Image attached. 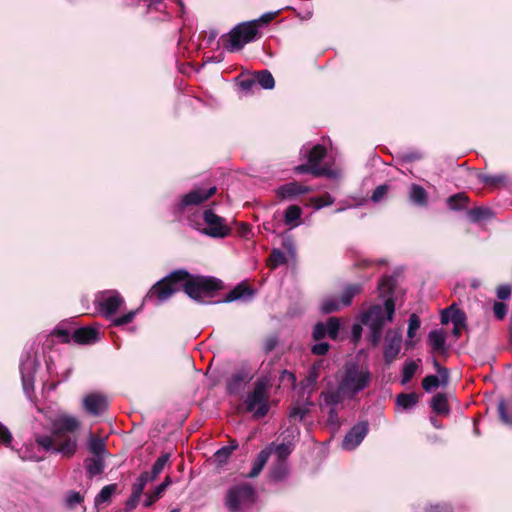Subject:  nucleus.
I'll list each match as a JSON object with an SVG mask.
<instances>
[{
  "label": "nucleus",
  "mask_w": 512,
  "mask_h": 512,
  "mask_svg": "<svg viewBox=\"0 0 512 512\" xmlns=\"http://www.w3.org/2000/svg\"><path fill=\"white\" fill-rule=\"evenodd\" d=\"M395 312V302L392 298H387L384 307L381 305H372L361 316L363 325L369 327L370 333L367 336L369 343L377 347L382 339L383 328L387 322L393 320Z\"/></svg>",
  "instance_id": "obj_1"
},
{
  "label": "nucleus",
  "mask_w": 512,
  "mask_h": 512,
  "mask_svg": "<svg viewBox=\"0 0 512 512\" xmlns=\"http://www.w3.org/2000/svg\"><path fill=\"white\" fill-rule=\"evenodd\" d=\"M182 273L186 274L182 282V290L189 298L199 303L203 302L204 297L212 298L223 289V282L218 278L193 275L185 269H182Z\"/></svg>",
  "instance_id": "obj_2"
},
{
  "label": "nucleus",
  "mask_w": 512,
  "mask_h": 512,
  "mask_svg": "<svg viewBox=\"0 0 512 512\" xmlns=\"http://www.w3.org/2000/svg\"><path fill=\"white\" fill-rule=\"evenodd\" d=\"M81 421L72 415L62 413L51 421V433L57 448H77Z\"/></svg>",
  "instance_id": "obj_3"
},
{
  "label": "nucleus",
  "mask_w": 512,
  "mask_h": 512,
  "mask_svg": "<svg viewBox=\"0 0 512 512\" xmlns=\"http://www.w3.org/2000/svg\"><path fill=\"white\" fill-rule=\"evenodd\" d=\"M372 381V374L368 367L357 362H346L343 372L338 380L342 389L346 391L349 400L356 398L359 392L368 388Z\"/></svg>",
  "instance_id": "obj_4"
},
{
  "label": "nucleus",
  "mask_w": 512,
  "mask_h": 512,
  "mask_svg": "<svg viewBox=\"0 0 512 512\" xmlns=\"http://www.w3.org/2000/svg\"><path fill=\"white\" fill-rule=\"evenodd\" d=\"M186 274L182 269H177L157 281L147 292L144 301L160 305L169 300L175 293L182 289V282Z\"/></svg>",
  "instance_id": "obj_5"
},
{
  "label": "nucleus",
  "mask_w": 512,
  "mask_h": 512,
  "mask_svg": "<svg viewBox=\"0 0 512 512\" xmlns=\"http://www.w3.org/2000/svg\"><path fill=\"white\" fill-rule=\"evenodd\" d=\"M258 35L256 22L249 21L238 24L227 35H223L221 39L223 47L230 52H234L254 41Z\"/></svg>",
  "instance_id": "obj_6"
},
{
  "label": "nucleus",
  "mask_w": 512,
  "mask_h": 512,
  "mask_svg": "<svg viewBox=\"0 0 512 512\" xmlns=\"http://www.w3.org/2000/svg\"><path fill=\"white\" fill-rule=\"evenodd\" d=\"M256 490L248 483L240 484L228 489L225 505L230 512H241L255 503Z\"/></svg>",
  "instance_id": "obj_7"
},
{
  "label": "nucleus",
  "mask_w": 512,
  "mask_h": 512,
  "mask_svg": "<svg viewBox=\"0 0 512 512\" xmlns=\"http://www.w3.org/2000/svg\"><path fill=\"white\" fill-rule=\"evenodd\" d=\"M266 389L267 385L264 381H256L253 391L248 394L245 400L246 410L254 412V416L257 418L264 417L269 410Z\"/></svg>",
  "instance_id": "obj_8"
},
{
  "label": "nucleus",
  "mask_w": 512,
  "mask_h": 512,
  "mask_svg": "<svg viewBox=\"0 0 512 512\" xmlns=\"http://www.w3.org/2000/svg\"><path fill=\"white\" fill-rule=\"evenodd\" d=\"M203 220L206 227L202 229V233L213 238H225L231 233V229L225 223V219L218 216L212 209H205L203 212Z\"/></svg>",
  "instance_id": "obj_9"
},
{
  "label": "nucleus",
  "mask_w": 512,
  "mask_h": 512,
  "mask_svg": "<svg viewBox=\"0 0 512 512\" xmlns=\"http://www.w3.org/2000/svg\"><path fill=\"white\" fill-rule=\"evenodd\" d=\"M97 302L101 314L110 319L124 303V299L117 291H106L101 293Z\"/></svg>",
  "instance_id": "obj_10"
},
{
  "label": "nucleus",
  "mask_w": 512,
  "mask_h": 512,
  "mask_svg": "<svg viewBox=\"0 0 512 512\" xmlns=\"http://www.w3.org/2000/svg\"><path fill=\"white\" fill-rule=\"evenodd\" d=\"M82 407L87 414L97 417L108 410L109 402L101 393H90L83 398Z\"/></svg>",
  "instance_id": "obj_11"
},
{
  "label": "nucleus",
  "mask_w": 512,
  "mask_h": 512,
  "mask_svg": "<svg viewBox=\"0 0 512 512\" xmlns=\"http://www.w3.org/2000/svg\"><path fill=\"white\" fill-rule=\"evenodd\" d=\"M216 191L217 189L215 186L210 187L209 189L196 188L191 190L189 193L182 197L180 203L177 205V211L182 212L188 206L202 204L211 198L216 193Z\"/></svg>",
  "instance_id": "obj_12"
},
{
  "label": "nucleus",
  "mask_w": 512,
  "mask_h": 512,
  "mask_svg": "<svg viewBox=\"0 0 512 512\" xmlns=\"http://www.w3.org/2000/svg\"><path fill=\"white\" fill-rule=\"evenodd\" d=\"M253 376L247 369H241L231 375L226 383V392L231 396L240 395Z\"/></svg>",
  "instance_id": "obj_13"
},
{
  "label": "nucleus",
  "mask_w": 512,
  "mask_h": 512,
  "mask_svg": "<svg viewBox=\"0 0 512 512\" xmlns=\"http://www.w3.org/2000/svg\"><path fill=\"white\" fill-rule=\"evenodd\" d=\"M402 344V334L399 331H388L384 345L383 358L386 365H390L397 358Z\"/></svg>",
  "instance_id": "obj_14"
},
{
  "label": "nucleus",
  "mask_w": 512,
  "mask_h": 512,
  "mask_svg": "<svg viewBox=\"0 0 512 512\" xmlns=\"http://www.w3.org/2000/svg\"><path fill=\"white\" fill-rule=\"evenodd\" d=\"M310 190V187L293 181L279 186L276 190V196L280 200H291L298 195L309 193Z\"/></svg>",
  "instance_id": "obj_15"
},
{
  "label": "nucleus",
  "mask_w": 512,
  "mask_h": 512,
  "mask_svg": "<svg viewBox=\"0 0 512 512\" xmlns=\"http://www.w3.org/2000/svg\"><path fill=\"white\" fill-rule=\"evenodd\" d=\"M368 433L367 423H358L354 425L346 434L343 445L344 448L356 447L361 444Z\"/></svg>",
  "instance_id": "obj_16"
},
{
  "label": "nucleus",
  "mask_w": 512,
  "mask_h": 512,
  "mask_svg": "<svg viewBox=\"0 0 512 512\" xmlns=\"http://www.w3.org/2000/svg\"><path fill=\"white\" fill-rule=\"evenodd\" d=\"M255 294V290L247 282L242 281L237 284L222 300V302L230 303L237 300H250Z\"/></svg>",
  "instance_id": "obj_17"
},
{
  "label": "nucleus",
  "mask_w": 512,
  "mask_h": 512,
  "mask_svg": "<svg viewBox=\"0 0 512 512\" xmlns=\"http://www.w3.org/2000/svg\"><path fill=\"white\" fill-rule=\"evenodd\" d=\"M72 340L79 345H89L99 340V331L93 327H81L72 334Z\"/></svg>",
  "instance_id": "obj_18"
},
{
  "label": "nucleus",
  "mask_w": 512,
  "mask_h": 512,
  "mask_svg": "<svg viewBox=\"0 0 512 512\" xmlns=\"http://www.w3.org/2000/svg\"><path fill=\"white\" fill-rule=\"evenodd\" d=\"M320 397L323 399L325 405L330 407H335L343 403L345 399H348L346 391L342 389V386L339 382L335 389L322 391Z\"/></svg>",
  "instance_id": "obj_19"
},
{
  "label": "nucleus",
  "mask_w": 512,
  "mask_h": 512,
  "mask_svg": "<svg viewBox=\"0 0 512 512\" xmlns=\"http://www.w3.org/2000/svg\"><path fill=\"white\" fill-rule=\"evenodd\" d=\"M428 343L433 353H447L446 334L443 330H432L428 335Z\"/></svg>",
  "instance_id": "obj_20"
},
{
  "label": "nucleus",
  "mask_w": 512,
  "mask_h": 512,
  "mask_svg": "<svg viewBox=\"0 0 512 512\" xmlns=\"http://www.w3.org/2000/svg\"><path fill=\"white\" fill-rule=\"evenodd\" d=\"M105 450H93V454L90 458H87L86 469L90 476L99 475L104 470V455Z\"/></svg>",
  "instance_id": "obj_21"
},
{
  "label": "nucleus",
  "mask_w": 512,
  "mask_h": 512,
  "mask_svg": "<svg viewBox=\"0 0 512 512\" xmlns=\"http://www.w3.org/2000/svg\"><path fill=\"white\" fill-rule=\"evenodd\" d=\"M470 199L465 192H458L446 199V205L451 211H463L468 208Z\"/></svg>",
  "instance_id": "obj_22"
},
{
  "label": "nucleus",
  "mask_w": 512,
  "mask_h": 512,
  "mask_svg": "<svg viewBox=\"0 0 512 512\" xmlns=\"http://www.w3.org/2000/svg\"><path fill=\"white\" fill-rule=\"evenodd\" d=\"M364 290L362 283H349L344 286L340 296V302L344 306H349L355 296L361 294Z\"/></svg>",
  "instance_id": "obj_23"
},
{
  "label": "nucleus",
  "mask_w": 512,
  "mask_h": 512,
  "mask_svg": "<svg viewBox=\"0 0 512 512\" xmlns=\"http://www.w3.org/2000/svg\"><path fill=\"white\" fill-rule=\"evenodd\" d=\"M408 196L409 200L417 206L426 207L428 205V193L418 184L410 186Z\"/></svg>",
  "instance_id": "obj_24"
},
{
  "label": "nucleus",
  "mask_w": 512,
  "mask_h": 512,
  "mask_svg": "<svg viewBox=\"0 0 512 512\" xmlns=\"http://www.w3.org/2000/svg\"><path fill=\"white\" fill-rule=\"evenodd\" d=\"M117 489V484H109L104 486L94 499L96 508H100L102 505L109 504L112 500V497L116 494Z\"/></svg>",
  "instance_id": "obj_25"
},
{
  "label": "nucleus",
  "mask_w": 512,
  "mask_h": 512,
  "mask_svg": "<svg viewBox=\"0 0 512 512\" xmlns=\"http://www.w3.org/2000/svg\"><path fill=\"white\" fill-rule=\"evenodd\" d=\"M303 210L298 205H290L284 212V222L286 225H289L291 228L297 227L300 224V219L302 216Z\"/></svg>",
  "instance_id": "obj_26"
},
{
  "label": "nucleus",
  "mask_w": 512,
  "mask_h": 512,
  "mask_svg": "<svg viewBox=\"0 0 512 512\" xmlns=\"http://www.w3.org/2000/svg\"><path fill=\"white\" fill-rule=\"evenodd\" d=\"M432 410L439 415L449 414L448 399L445 393H437L431 400Z\"/></svg>",
  "instance_id": "obj_27"
},
{
  "label": "nucleus",
  "mask_w": 512,
  "mask_h": 512,
  "mask_svg": "<svg viewBox=\"0 0 512 512\" xmlns=\"http://www.w3.org/2000/svg\"><path fill=\"white\" fill-rule=\"evenodd\" d=\"M493 215L491 209L487 207H475L467 211V217L472 223H479L481 221L491 218Z\"/></svg>",
  "instance_id": "obj_28"
},
{
  "label": "nucleus",
  "mask_w": 512,
  "mask_h": 512,
  "mask_svg": "<svg viewBox=\"0 0 512 512\" xmlns=\"http://www.w3.org/2000/svg\"><path fill=\"white\" fill-rule=\"evenodd\" d=\"M419 402V395L415 392L400 393L396 397V404L404 410L412 409Z\"/></svg>",
  "instance_id": "obj_29"
},
{
  "label": "nucleus",
  "mask_w": 512,
  "mask_h": 512,
  "mask_svg": "<svg viewBox=\"0 0 512 512\" xmlns=\"http://www.w3.org/2000/svg\"><path fill=\"white\" fill-rule=\"evenodd\" d=\"M497 410L501 422L506 425H512V399L509 401L501 399Z\"/></svg>",
  "instance_id": "obj_30"
},
{
  "label": "nucleus",
  "mask_w": 512,
  "mask_h": 512,
  "mask_svg": "<svg viewBox=\"0 0 512 512\" xmlns=\"http://www.w3.org/2000/svg\"><path fill=\"white\" fill-rule=\"evenodd\" d=\"M270 457V453L268 450H261V452L258 454L257 458L255 459L253 463V467L251 471L245 475L247 478H254L260 474L263 467L265 466L266 462L268 461Z\"/></svg>",
  "instance_id": "obj_31"
},
{
  "label": "nucleus",
  "mask_w": 512,
  "mask_h": 512,
  "mask_svg": "<svg viewBox=\"0 0 512 512\" xmlns=\"http://www.w3.org/2000/svg\"><path fill=\"white\" fill-rule=\"evenodd\" d=\"M326 155V147L322 144H316L308 152L307 160L312 165L319 166L320 162L326 157Z\"/></svg>",
  "instance_id": "obj_32"
},
{
  "label": "nucleus",
  "mask_w": 512,
  "mask_h": 512,
  "mask_svg": "<svg viewBox=\"0 0 512 512\" xmlns=\"http://www.w3.org/2000/svg\"><path fill=\"white\" fill-rule=\"evenodd\" d=\"M257 85L261 86L263 89H273L275 86V80L273 75L268 70H261L254 73Z\"/></svg>",
  "instance_id": "obj_33"
},
{
  "label": "nucleus",
  "mask_w": 512,
  "mask_h": 512,
  "mask_svg": "<svg viewBox=\"0 0 512 512\" xmlns=\"http://www.w3.org/2000/svg\"><path fill=\"white\" fill-rule=\"evenodd\" d=\"M287 262L285 254L280 249H273L267 259V266L274 270Z\"/></svg>",
  "instance_id": "obj_34"
},
{
  "label": "nucleus",
  "mask_w": 512,
  "mask_h": 512,
  "mask_svg": "<svg viewBox=\"0 0 512 512\" xmlns=\"http://www.w3.org/2000/svg\"><path fill=\"white\" fill-rule=\"evenodd\" d=\"M295 434H299L298 432V429L297 427H289L286 431L283 432V441L274 446V443H271L267 448H279V449H282V448H290L291 446H295L296 443L294 441H288V437H292L293 439L295 438Z\"/></svg>",
  "instance_id": "obj_35"
},
{
  "label": "nucleus",
  "mask_w": 512,
  "mask_h": 512,
  "mask_svg": "<svg viewBox=\"0 0 512 512\" xmlns=\"http://www.w3.org/2000/svg\"><path fill=\"white\" fill-rule=\"evenodd\" d=\"M169 484H170V478L167 477L165 479V481L163 483H161L160 485H158L151 494L147 495V497L144 501V506L150 507L154 502H156L157 499L162 495V493L165 491V489L168 487Z\"/></svg>",
  "instance_id": "obj_36"
},
{
  "label": "nucleus",
  "mask_w": 512,
  "mask_h": 512,
  "mask_svg": "<svg viewBox=\"0 0 512 512\" xmlns=\"http://www.w3.org/2000/svg\"><path fill=\"white\" fill-rule=\"evenodd\" d=\"M478 179L481 183L491 187H499L505 183L504 175L479 174Z\"/></svg>",
  "instance_id": "obj_37"
},
{
  "label": "nucleus",
  "mask_w": 512,
  "mask_h": 512,
  "mask_svg": "<svg viewBox=\"0 0 512 512\" xmlns=\"http://www.w3.org/2000/svg\"><path fill=\"white\" fill-rule=\"evenodd\" d=\"M418 369V363L416 361H408L404 364L402 369V379L401 383L407 384L412 380L416 371Z\"/></svg>",
  "instance_id": "obj_38"
},
{
  "label": "nucleus",
  "mask_w": 512,
  "mask_h": 512,
  "mask_svg": "<svg viewBox=\"0 0 512 512\" xmlns=\"http://www.w3.org/2000/svg\"><path fill=\"white\" fill-rule=\"evenodd\" d=\"M47 450H17L23 461H40L45 458Z\"/></svg>",
  "instance_id": "obj_39"
},
{
  "label": "nucleus",
  "mask_w": 512,
  "mask_h": 512,
  "mask_svg": "<svg viewBox=\"0 0 512 512\" xmlns=\"http://www.w3.org/2000/svg\"><path fill=\"white\" fill-rule=\"evenodd\" d=\"M327 325L328 337L332 340H336L340 331V321L337 317H329L325 322Z\"/></svg>",
  "instance_id": "obj_40"
},
{
  "label": "nucleus",
  "mask_w": 512,
  "mask_h": 512,
  "mask_svg": "<svg viewBox=\"0 0 512 512\" xmlns=\"http://www.w3.org/2000/svg\"><path fill=\"white\" fill-rule=\"evenodd\" d=\"M396 285V279L393 276H384L378 285L381 294H391Z\"/></svg>",
  "instance_id": "obj_41"
},
{
  "label": "nucleus",
  "mask_w": 512,
  "mask_h": 512,
  "mask_svg": "<svg viewBox=\"0 0 512 512\" xmlns=\"http://www.w3.org/2000/svg\"><path fill=\"white\" fill-rule=\"evenodd\" d=\"M450 320L453 326H466V314L462 310L456 308L455 304H452Z\"/></svg>",
  "instance_id": "obj_42"
},
{
  "label": "nucleus",
  "mask_w": 512,
  "mask_h": 512,
  "mask_svg": "<svg viewBox=\"0 0 512 512\" xmlns=\"http://www.w3.org/2000/svg\"><path fill=\"white\" fill-rule=\"evenodd\" d=\"M279 344V336L278 334L274 333L271 335H268L263 340L262 349L263 352L267 355L270 352H272Z\"/></svg>",
  "instance_id": "obj_43"
},
{
  "label": "nucleus",
  "mask_w": 512,
  "mask_h": 512,
  "mask_svg": "<svg viewBox=\"0 0 512 512\" xmlns=\"http://www.w3.org/2000/svg\"><path fill=\"white\" fill-rule=\"evenodd\" d=\"M169 457V454H163L156 460L152 467L150 476L151 480H154L162 472V470L164 469L165 465L169 460Z\"/></svg>",
  "instance_id": "obj_44"
},
{
  "label": "nucleus",
  "mask_w": 512,
  "mask_h": 512,
  "mask_svg": "<svg viewBox=\"0 0 512 512\" xmlns=\"http://www.w3.org/2000/svg\"><path fill=\"white\" fill-rule=\"evenodd\" d=\"M440 385H442L441 378L436 375H427L422 380V387L426 392H431Z\"/></svg>",
  "instance_id": "obj_45"
},
{
  "label": "nucleus",
  "mask_w": 512,
  "mask_h": 512,
  "mask_svg": "<svg viewBox=\"0 0 512 512\" xmlns=\"http://www.w3.org/2000/svg\"><path fill=\"white\" fill-rule=\"evenodd\" d=\"M151 480L149 473L145 472L142 473L137 481L132 486V493H135L136 495H142L143 490L146 486V484Z\"/></svg>",
  "instance_id": "obj_46"
},
{
  "label": "nucleus",
  "mask_w": 512,
  "mask_h": 512,
  "mask_svg": "<svg viewBox=\"0 0 512 512\" xmlns=\"http://www.w3.org/2000/svg\"><path fill=\"white\" fill-rule=\"evenodd\" d=\"M408 322L409 323H408L407 337L409 339H413L415 337L416 331L420 328L421 320L417 314L412 313L409 317Z\"/></svg>",
  "instance_id": "obj_47"
},
{
  "label": "nucleus",
  "mask_w": 512,
  "mask_h": 512,
  "mask_svg": "<svg viewBox=\"0 0 512 512\" xmlns=\"http://www.w3.org/2000/svg\"><path fill=\"white\" fill-rule=\"evenodd\" d=\"M326 336H328L327 333V325H325L324 322H317L312 331V339L315 342H319L322 339H324Z\"/></svg>",
  "instance_id": "obj_48"
},
{
  "label": "nucleus",
  "mask_w": 512,
  "mask_h": 512,
  "mask_svg": "<svg viewBox=\"0 0 512 512\" xmlns=\"http://www.w3.org/2000/svg\"><path fill=\"white\" fill-rule=\"evenodd\" d=\"M310 413L308 406H294L289 414V417L293 420H305L306 416Z\"/></svg>",
  "instance_id": "obj_49"
},
{
  "label": "nucleus",
  "mask_w": 512,
  "mask_h": 512,
  "mask_svg": "<svg viewBox=\"0 0 512 512\" xmlns=\"http://www.w3.org/2000/svg\"><path fill=\"white\" fill-rule=\"evenodd\" d=\"M89 443L87 448H105L107 445V437L89 433Z\"/></svg>",
  "instance_id": "obj_50"
},
{
  "label": "nucleus",
  "mask_w": 512,
  "mask_h": 512,
  "mask_svg": "<svg viewBox=\"0 0 512 512\" xmlns=\"http://www.w3.org/2000/svg\"><path fill=\"white\" fill-rule=\"evenodd\" d=\"M340 309V304L333 298H326L321 305V311L325 314L336 312Z\"/></svg>",
  "instance_id": "obj_51"
},
{
  "label": "nucleus",
  "mask_w": 512,
  "mask_h": 512,
  "mask_svg": "<svg viewBox=\"0 0 512 512\" xmlns=\"http://www.w3.org/2000/svg\"><path fill=\"white\" fill-rule=\"evenodd\" d=\"M83 501V496L77 491H69L65 497L66 506L74 508Z\"/></svg>",
  "instance_id": "obj_52"
},
{
  "label": "nucleus",
  "mask_w": 512,
  "mask_h": 512,
  "mask_svg": "<svg viewBox=\"0 0 512 512\" xmlns=\"http://www.w3.org/2000/svg\"><path fill=\"white\" fill-rule=\"evenodd\" d=\"M13 441V436L7 426L0 422V444L10 446Z\"/></svg>",
  "instance_id": "obj_53"
},
{
  "label": "nucleus",
  "mask_w": 512,
  "mask_h": 512,
  "mask_svg": "<svg viewBox=\"0 0 512 512\" xmlns=\"http://www.w3.org/2000/svg\"><path fill=\"white\" fill-rule=\"evenodd\" d=\"M136 311H130L120 317L114 318L112 320V326L119 327L131 323L135 318Z\"/></svg>",
  "instance_id": "obj_54"
},
{
  "label": "nucleus",
  "mask_w": 512,
  "mask_h": 512,
  "mask_svg": "<svg viewBox=\"0 0 512 512\" xmlns=\"http://www.w3.org/2000/svg\"><path fill=\"white\" fill-rule=\"evenodd\" d=\"M433 366L436 369L443 386H446L449 382V370L440 365L437 359H433Z\"/></svg>",
  "instance_id": "obj_55"
},
{
  "label": "nucleus",
  "mask_w": 512,
  "mask_h": 512,
  "mask_svg": "<svg viewBox=\"0 0 512 512\" xmlns=\"http://www.w3.org/2000/svg\"><path fill=\"white\" fill-rule=\"evenodd\" d=\"M334 203V199L330 194H325L313 199V205L315 208L320 209L325 206H330Z\"/></svg>",
  "instance_id": "obj_56"
},
{
  "label": "nucleus",
  "mask_w": 512,
  "mask_h": 512,
  "mask_svg": "<svg viewBox=\"0 0 512 512\" xmlns=\"http://www.w3.org/2000/svg\"><path fill=\"white\" fill-rule=\"evenodd\" d=\"M325 176L330 179H336L339 173L336 170L330 169L329 167L316 166L315 177Z\"/></svg>",
  "instance_id": "obj_57"
},
{
  "label": "nucleus",
  "mask_w": 512,
  "mask_h": 512,
  "mask_svg": "<svg viewBox=\"0 0 512 512\" xmlns=\"http://www.w3.org/2000/svg\"><path fill=\"white\" fill-rule=\"evenodd\" d=\"M388 190L389 186L387 184L377 186L371 195V200L375 203L381 201L387 194Z\"/></svg>",
  "instance_id": "obj_58"
},
{
  "label": "nucleus",
  "mask_w": 512,
  "mask_h": 512,
  "mask_svg": "<svg viewBox=\"0 0 512 512\" xmlns=\"http://www.w3.org/2000/svg\"><path fill=\"white\" fill-rule=\"evenodd\" d=\"M330 344L327 342H318L311 347V353L316 356H324L328 353Z\"/></svg>",
  "instance_id": "obj_59"
},
{
  "label": "nucleus",
  "mask_w": 512,
  "mask_h": 512,
  "mask_svg": "<svg viewBox=\"0 0 512 512\" xmlns=\"http://www.w3.org/2000/svg\"><path fill=\"white\" fill-rule=\"evenodd\" d=\"M239 86L245 92H253V89L257 86L255 75L242 79Z\"/></svg>",
  "instance_id": "obj_60"
},
{
  "label": "nucleus",
  "mask_w": 512,
  "mask_h": 512,
  "mask_svg": "<svg viewBox=\"0 0 512 512\" xmlns=\"http://www.w3.org/2000/svg\"><path fill=\"white\" fill-rule=\"evenodd\" d=\"M507 309V305L503 302L496 301L493 305V312L498 320H502L505 318L507 314Z\"/></svg>",
  "instance_id": "obj_61"
},
{
  "label": "nucleus",
  "mask_w": 512,
  "mask_h": 512,
  "mask_svg": "<svg viewBox=\"0 0 512 512\" xmlns=\"http://www.w3.org/2000/svg\"><path fill=\"white\" fill-rule=\"evenodd\" d=\"M279 13H280V10H278L276 12H267V13H264L262 16H260L259 19L253 20L252 22H256L257 29H258L260 25L268 24L272 20H274L278 16Z\"/></svg>",
  "instance_id": "obj_62"
},
{
  "label": "nucleus",
  "mask_w": 512,
  "mask_h": 512,
  "mask_svg": "<svg viewBox=\"0 0 512 512\" xmlns=\"http://www.w3.org/2000/svg\"><path fill=\"white\" fill-rule=\"evenodd\" d=\"M231 452L232 450H216L214 454V461L218 466L223 465L229 459Z\"/></svg>",
  "instance_id": "obj_63"
},
{
  "label": "nucleus",
  "mask_w": 512,
  "mask_h": 512,
  "mask_svg": "<svg viewBox=\"0 0 512 512\" xmlns=\"http://www.w3.org/2000/svg\"><path fill=\"white\" fill-rule=\"evenodd\" d=\"M51 335L59 338L62 343H69L72 339V336H70L69 331L66 329L56 328Z\"/></svg>",
  "instance_id": "obj_64"
}]
</instances>
